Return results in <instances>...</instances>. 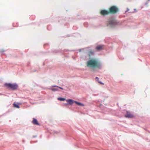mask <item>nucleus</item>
<instances>
[{"mask_svg": "<svg viewBox=\"0 0 150 150\" xmlns=\"http://www.w3.org/2000/svg\"><path fill=\"white\" fill-rule=\"evenodd\" d=\"M94 52L91 50L88 53V55L91 57L92 55H94ZM87 62V66L89 67H91L93 69H100L102 67V64L100 62L98 61V60L96 58H92Z\"/></svg>", "mask_w": 150, "mask_h": 150, "instance_id": "f257e3e1", "label": "nucleus"}, {"mask_svg": "<svg viewBox=\"0 0 150 150\" xmlns=\"http://www.w3.org/2000/svg\"><path fill=\"white\" fill-rule=\"evenodd\" d=\"M4 86L8 88L13 90H16L18 89V86L16 83H5Z\"/></svg>", "mask_w": 150, "mask_h": 150, "instance_id": "f03ea898", "label": "nucleus"}, {"mask_svg": "<svg viewBox=\"0 0 150 150\" xmlns=\"http://www.w3.org/2000/svg\"><path fill=\"white\" fill-rule=\"evenodd\" d=\"M117 24V22L115 20L113 19L109 21L108 25L112 27L116 25Z\"/></svg>", "mask_w": 150, "mask_h": 150, "instance_id": "7ed1b4c3", "label": "nucleus"}, {"mask_svg": "<svg viewBox=\"0 0 150 150\" xmlns=\"http://www.w3.org/2000/svg\"><path fill=\"white\" fill-rule=\"evenodd\" d=\"M126 113L125 115V117L128 118H135V117L132 114L130 113V112L127 110H126Z\"/></svg>", "mask_w": 150, "mask_h": 150, "instance_id": "20e7f679", "label": "nucleus"}, {"mask_svg": "<svg viewBox=\"0 0 150 150\" xmlns=\"http://www.w3.org/2000/svg\"><path fill=\"white\" fill-rule=\"evenodd\" d=\"M118 9L115 6L111 7L110 9V11L111 13H116L118 11Z\"/></svg>", "mask_w": 150, "mask_h": 150, "instance_id": "39448f33", "label": "nucleus"}, {"mask_svg": "<svg viewBox=\"0 0 150 150\" xmlns=\"http://www.w3.org/2000/svg\"><path fill=\"white\" fill-rule=\"evenodd\" d=\"M49 89L55 92L58 91V86L56 85H53Z\"/></svg>", "mask_w": 150, "mask_h": 150, "instance_id": "423d86ee", "label": "nucleus"}, {"mask_svg": "<svg viewBox=\"0 0 150 150\" xmlns=\"http://www.w3.org/2000/svg\"><path fill=\"white\" fill-rule=\"evenodd\" d=\"M100 13L103 16L107 15L110 13V11L108 10H103L100 11Z\"/></svg>", "mask_w": 150, "mask_h": 150, "instance_id": "0eeeda50", "label": "nucleus"}, {"mask_svg": "<svg viewBox=\"0 0 150 150\" xmlns=\"http://www.w3.org/2000/svg\"><path fill=\"white\" fill-rule=\"evenodd\" d=\"M32 123L35 125H38L39 126H40V124L38 122L37 120L34 118H33Z\"/></svg>", "mask_w": 150, "mask_h": 150, "instance_id": "6e6552de", "label": "nucleus"}, {"mask_svg": "<svg viewBox=\"0 0 150 150\" xmlns=\"http://www.w3.org/2000/svg\"><path fill=\"white\" fill-rule=\"evenodd\" d=\"M66 101L68 102L69 105H72L74 103H75V100L71 99H69L66 100Z\"/></svg>", "mask_w": 150, "mask_h": 150, "instance_id": "1a4fd4ad", "label": "nucleus"}, {"mask_svg": "<svg viewBox=\"0 0 150 150\" xmlns=\"http://www.w3.org/2000/svg\"><path fill=\"white\" fill-rule=\"evenodd\" d=\"M20 104H21V103H17L16 102H14L13 104L14 107L18 108H20L19 105Z\"/></svg>", "mask_w": 150, "mask_h": 150, "instance_id": "9d476101", "label": "nucleus"}, {"mask_svg": "<svg viewBox=\"0 0 150 150\" xmlns=\"http://www.w3.org/2000/svg\"><path fill=\"white\" fill-rule=\"evenodd\" d=\"M75 103L78 105L81 106H83L84 105L80 102L75 101Z\"/></svg>", "mask_w": 150, "mask_h": 150, "instance_id": "9b49d317", "label": "nucleus"}, {"mask_svg": "<svg viewBox=\"0 0 150 150\" xmlns=\"http://www.w3.org/2000/svg\"><path fill=\"white\" fill-rule=\"evenodd\" d=\"M57 99L61 101H64L66 100V99L65 98L62 97H59L57 98Z\"/></svg>", "mask_w": 150, "mask_h": 150, "instance_id": "f8f14e48", "label": "nucleus"}, {"mask_svg": "<svg viewBox=\"0 0 150 150\" xmlns=\"http://www.w3.org/2000/svg\"><path fill=\"white\" fill-rule=\"evenodd\" d=\"M96 50H99L102 49V46L100 45L99 46H96Z\"/></svg>", "mask_w": 150, "mask_h": 150, "instance_id": "ddd939ff", "label": "nucleus"}, {"mask_svg": "<svg viewBox=\"0 0 150 150\" xmlns=\"http://www.w3.org/2000/svg\"><path fill=\"white\" fill-rule=\"evenodd\" d=\"M5 51V50L4 49H1V50L0 51V52L3 54H4V52Z\"/></svg>", "mask_w": 150, "mask_h": 150, "instance_id": "4468645a", "label": "nucleus"}, {"mask_svg": "<svg viewBox=\"0 0 150 150\" xmlns=\"http://www.w3.org/2000/svg\"><path fill=\"white\" fill-rule=\"evenodd\" d=\"M96 81H97L98 82V81H99V78L97 77H96Z\"/></svg>", "mask_w": 150, "mask_h": 150, "instance_id": "2eb2a0df", "label": "nucleus"}, {"mask_svg": "<svg viewBox=\"0 0 150 150\" xmlns=\"http://www.w3.org/2000/svg\"><path fill=\"white\" fill-rule=\"evenodd\" d=\"M98 83L102 85H103L104 84L103 83L102 81H98Z\"/></svg>", "mask_w": 150, "mask_h": 150, "instance_id": "dca6fc26", "label": "nucleus"}, {"mask_svg": "<svg viewBox=\"0 0 150 150\" xmlns=\"http://www.w3.org/2000/svg\"><path fill=\"white\" fill-rule=\"evenodd\" d=\"M58 88H59L62 90H63L64 89L63 88H62V87H60V86H58Z\"/></svg>", "mask_w": 150, "mask_h": 150, "instance_id": "f3484780", "label": "nucleus"}, {"mask_svg": "<svg viewBox=\"0 0 150 150\" xmlns=\"http://www.w3.org/2000/svg\"><path fill=\"white\" fill-rule=\"evenodd\" d=\"M83 49H79V50H78L79 51V52H81V50H83Z\"/></svg>", "mask_w": 150, "mask_h": 150, "instance_id": "a211bd4d", "label": "nucleus"}, {"mask_svg": "<svg viewBox=\"0 0 150 150\" xmlns=\"http://www.w3.org/2000/svg\"><path fill=\"white\" fill-rule=\"evenodd\" d=\"M129 10V8H127V10L125 11V12L126 13Z\"/></svg>", "mask_w": 150, "mask_h": 150, "instance_id": "6ab92c4d", "label": "nucleus"}, {"mask_svg": "<svg viewBox=\"0 0 150 150\" xmlns=\"http://www.w3.org/2000/svg\"><path fill=\"white\" fill-rule=\"evenodd\" d=\"M0 95H4V96H6V95L5 94H3L2 93H0Z\"/></svg>", "mask_w": 150, "mask_h": 150, "instance_id": "aec40b11", "label": "nucleus"}, {"mask_svg": "<svg viewBox=\"0 0 150 150\" xmlns=\"http://www.w3.org/2000/svg\"><path fill=\"white\" fill-rule=\"evenodd\" d=\"M64 105H69V104H68V102H67V103H65L64 104Z\"/></svg>", "mask_w": 150, "mask_h": 150, "instance_id": "412c9836", "label": "nucleus"}, {"mask_svg": "<svg viewBox=\"0 0 150 150\" xmlns=\"http://www.w3.org/2000/svg\"><path fill=\"white\" fill-rule=\"evenodd\" d=\"M150 1V0H148L147 1V2H146V3L147 4H148V3Z\"/></svg>", "mask_w": 150, "mask_h": 150, "instance_id": "4be33fe9", "label": "nucleus"}, {"mask_svg": "<svg viewBox=\"0 0 150 150\" xmlns=\"http://www.w3.org/2000/svg\"><path fill=\"white\" fill-rule=\"evenodd\" d=\"M36 137H37L36 135L33 136V138Z\"/></svg>", "mask_w": 150, "mask_h": 150, "instance_id": "5701e85b", "label": "nucleus"}, {"mask_svg": "<svg viewBox=\"0 0 150 150\" xmlns=\"http://www.w3.org/2000/svg\"><path fill=\"white\" fill-rule=\"evenodd\" d=\"M70 36V35H67V37H69V36Z\"/></svg>", "mask_w": 150, "mask_h": 150, "instance_id": "b1692460", "label": "nucleus"}, {"mask_svg": "<svg viewBox=\"0 0 150 150\" xmlns=\"http://www.w3.org/2000/svg\"><path fill=\"white\" fill-rule=\"evenodd\" d=\"M64 51H67V50H64Z\"/></svg>", "mask_w": 150, "mask_h": 150, "instance_id": "393cba45", "label": "nucleus"}, {"mask_svg": "<svg viewBox=\"0 0 150 150\" xmlns=\"http://www.w3.org/2000/svg\"><path fill=\"white\" fill-rule=\"evenodd\" d=\"M87 24V23H84V25H85V24Z\"/></svg>", "mask_w": 150, "mask_h": 150, "instance_id": "a878e982", "label": "nucleus"}, {"mask_svg": "<svg viewBox=\"0 0 150 150\" xmlns=\"http://www.w3.org/2000/svg\"><path fill=\"white\" fill-rule=\"evenodd\" d=\"M93 72H94V69H93Z\"/></svg>", "mask_w": 150, "mask_h": 150, "instance_id": "bb28decb", "label": "nucleus"}, {"mask_svg": "<svg viewBox=\"0 0 150 150\" xmlns=\"http://www.w3.org/2000/svg\"><path fill=\"white\" fill-rule=\"evenodd\" d=\"M23 142H25V141H24V140H23Z\"/></svg>", "mask_w": 150, "mask_h": 150, "instance_id": "cd10ccee", "label": "nucleus"}, {"mask_svg": "<svg viewBox=\"0 0 150 150\" xmlns=\"http://www.w3.org/2000/svg\"><path fill=\"white\" fill-rule=\"evenodd\" d=\"M136 9H134V10H135V11H136Z\"/></svg>", "mask_w": 150, "mask_h": 150, "instance_id": "c85d7f7f", "label": "nucleus"}, {"mask_svg": "<svg viewBox=\"0 0 150 150\" xmlns=\"http://www.w3.org/2000/svg\"><path fill=\"white\" fill-rule=\"evenodd\" d=\"M54 133H56V132H54Z\"/></svg>", "mask_w": 150, "mask_h": 150, "instance_id": "c756f323", "label": "nucleus"}]
</instances>
